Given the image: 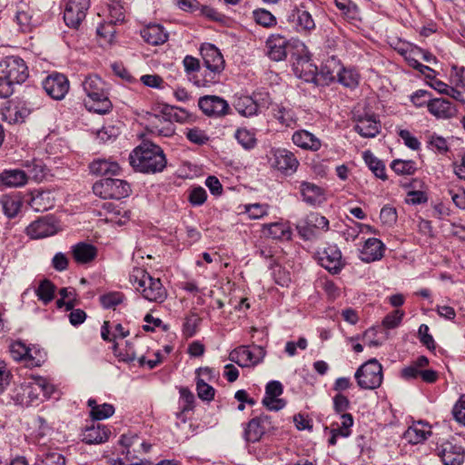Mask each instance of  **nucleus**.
I'll return each mask as SVG.
<instances>
[{
	"mask_svg": "<svg viewBox=\"0 0 465 465\" xmlns=\"http://www.w3.org/2000/svg\"><path fill=\"white\" fill-rule=\"evenodd\" d=\"M36 465H65V459L57 451H47L39 458Z\"/></svg>",
	"mask_w": 465,
	"mask_h": 465,
	"instance_id": "obj_50",
	"label": "nucleus"
},
{
	"mask_svg": "<svg viewBox=\"0 0 465 465\" xmlns=\"http://www.w3.org/2000/svg\"><path fill=\"white\" fill-rule=\"evenodd\" d=\"M355 131L362 137L373 138L381 130V124L373 114H365L357 118Z\"/></svg>",
	"mask_w": 465,
	"mask_h": 465,
	"instance_id": "obj_23",
	"label": "nucleus"
},
{
	"mask_svg": "<svg viewBox=\"0 0 465 465\" xmlns=\"http://www.w3.org/2000/svg\"><path fill=\"white\" fill-rule=\"evenodd\" d=\"M54 198L49 191H35L31 193L28 204L37 212H45L54 206Z\"/></svg>",
	"mask_w": 465,
	"mask_h": 465,
	"instance_id": "obj_26",
	"label": "nucleus"
},
{
	"mask_svg": "<svg viewBox=\"0 0 465 465\" xmlns=\"http://www.w3.org/2000/svg\"><path fill=\"white\" fill-rule=\"evenodd\" d=\"M271 112L275 120L284 127H294L298 117L294 110L283 104H272L271 106Z\"/></svg>",
	"mask_w": 465,
	"mask_h": 465,
	"instance_id": "obj_24",
	"label": "nucleus"
},
{
	"mask_svg": "<svg viewBox=\"0 0 465 465\" xmlns=\"http://www.w3.org/2000/svg\"><path fill=\"white\" fill-rule=\"evenodd\" d=\"M130 282L136 285L143 297L149 302H163L167 292L159 278L152 277L145 270L135 267L130 273Z\"/></svg>",
	"mask_w": 465,
	"mask_h": 465,
	"instance_id": "obj_3",
	"label": "nucleus"
},
{
	"mask_svg": "<svg viewBox=\"0 0 465 465\" xmlns=\"http://www.w3.org/2000/svg\"><path fill=\"white\" fill-rule=\"evenodd\" d=\"M336 77L346 87L354 88L359 84V74L353 69H339L336 74L328 73L326 79L332 82Z\"/></svg>",
	"mask_w": 465,
	"mask_h": 465,
	"instance_id": "obj_36",
	"label": "nucleus"
},
{
	"mask_svg": "<svg viewBox=\"0 0 465 465\" xmlns=\"http://www.w3.org/2000/svg\"><path fill=\"white\" fill-rule=\"evenodd\" d=\"M196 390L198 397L206 401L213 400L215 390L209 385L203 378H197Z\"/></svg>",
	"mask_w": 465,
	"mask_h": 465,
	"instance_id": "obj_49",
	"label": "nucleus"
},
{
	"mask_svg": "<svg viewBox=\"0 0 465 465\" xmlns=\"http://www.w3.org/2000/svg\"><path fill=\"white\" fill-rule=\"evenodd\" d=\"M253 18L257 24L264 27H272L277 23L275 16L265 9L253 11Z\"/></svg>",
	"mask_w": 465,
	"mask_h": 465,
	"instance_id": "obj_51",
	"label": "nucleus"
},
{
	"mask_svg": "<svg viewBox=\"0 0 465 465\" xmlns=\"http://www.w3.org/2000/svg\"><path fill=\"white\" fill-rule=\"evenodd\" d=\"M25 167L27 168V179L30 177L35 181H40L44 178V167L40 162L27 163Z\"/></svg>",
	"mask_w": 465,
	"mask_h": 465,
	"instance_id": "obj_58",
	"label": "nucleus"
},
{
	"mask_svg": "<svg viewBox=\"0 0 465 465\" xmlns=\"http://www.w3.org/2000/svg\"><path fill=\"white\" fill-rule=\"evenodd\" d=\"M439 455L444 465H460L464 461L462 448L450 442L441 445Z\"/></svg>",
	"mask_w": 465,
	"mask_h": 465,
	"instance_id": "obj_25",
	"label": "nucleus"
},
{
	"mask_svg": "<svg viewBox=\"0 0 465 465\" xmlns=\"http://www.w3.org/2000/svg\"><path fill=\"white\" fill-rule=\"evenodd\" d=\"M141 36L146 43L152 45H163L168 39L167 33L160 25H147L141 30Z\"/></svg>",
	"mask_w": 465,
	"mask_h": 465,
	"instance_id": "obj_32",
	"label": "nucleus"
},
{
	"mask_svg": "<svg viewBox=\"0 0 465 465\" xmlns=\"http://www.w3.org/2000/svg\"><path fill=\"white\" fill-rule=\"evenodd\" d=\"M265 423H267V417H256L252 419L244 430V439L249 442L259 441L265 433Z\"/></svg>",
	"mask_w": 465,
	"mask_h": 465,
	"instance_id": "obj_28",
	"label": "nucleus"
},
{
	"mask_svg": "<svg viewBox=\"0 0 465 465\" xmlns=\"http://www.w3.org/2000/svg\"><path fill=\"white\" fill-rule=\"evenodd\" d=\"M124 300V294L121 292H109L100 297L101 304L105 309H114Z\"/></svg>",
	"mask_w": 465,
	"mask_h": 465,
	"instance_id": "obj_53",
	"label": "nucleus"
},
{
	"mask_svg": "<svg viewBox=\"0 0 465 465\" xmlns=\"http://www.w3.org/2000/svg\"><path fill=\"white\" fill-rule=\"evenodd\" d=\"M110 430L102 424H93L83 433V440L87 444H99L108 440Z\"/></svg>",
	"mask_w": 465,
	"mask_h": 465,
	"instance_id": "obj_33",
	"label": "nucleus"
},
{
	"mask_svg": "<svg viewBox=\"0 0 465 465\" xmlns=\"http://www.w3.org/2000/svg\"><path fill=\"white\" fill-rule=\"evenodd\" d=\"M130 164L142 173L162 172L166 165L163 151L160 146L144 143L135 148L129 156Z\"/></svg>",
	"mask_w": 465,
	"mask_h": 465,
	"instance_id": "obj_1",
	"label": "nucleus"
},
{
	"mask_svg": "<svg viewBox=\"0 0 465 465\" xmlns=\"http://www.w3.org/2000/svg\"><path fill=\"white\" fill-rule=\"evenodd\" d=\"M88 100L84 101L89 111L104 114L110 111L112 103L108 98L105 83L98 75L87 76L82 84Z\"/></svg>",
	"mask_w": 465,
	"mask_h": 465,
	"instance_id": "obj_2",
	"label": "nucleus"
},
{
	"mask_svg": "<svg viewBox=\"0 0 465 465\" xmlns=\"http://www.w3.org/2000/svg\"><path fill=\"white\" fill-rule=\"evenodd\" d=\"M391 167L396 173L401 175H411L417 169L415 162L401 159L393 160Z\"/></svg>",
	"mask_w": 465,
	"mask_h": 465,
	"instance_id": "obj_45",
	"label": "nucleus"
},
{
	"mask_svg": "<svg viewBox=\"0 0 465 465\" xmlns=\"http://www.w3.org/2000/svg\"><path fill=\"white\" fill-rule=\"evenodd\" d=\"M114 351L115 354L120 358L121 361H126V362H132L138 360L139 357H137L136 351L134 348V345L132 342L126 341V349L124 352L119 351L117 349V344L114 345Z\"/></svg>",
	"mask_w": 465,
	"mask_h": 465,
	"instance_id": "obj_56",
	"label": "nucleus"
},
{
	"mask_svg": "<svg viewBox=\"0 0 465 465\" xmlns=\"http://www.w3.org/2000/svg\"><path fill=\"white\" fill-rule=\"evenodd\" d=\"M108 13L111 17L110 23L122 22L124 19L123 5L117 0L107 3Z\"/></svg>",
	"mask_w": 465,
	"mask_h": 465,
	"instance_id": "obj_52",
	"label": "nucleus"
},
{
	"mask_svg": "<svg viewBox=\"0 0 465 465\" xmlns=\"http://www.w3.org/2000/svg\"><path fill=\"white\" fill-rule=\"evenodd\" d=\"M186 137L189 141L196 144H203L208 141V136L205 132L196 127L188 129Z\"/></svg>",
	"mask_w": 465,
	"mask_h": 465,
	"instance_id": "obj_61",
	"label": "nucleus"
},
{
	"mask_svg": "<svg viewBox=\"0 0 465 465\" xmlns=\"http://www.w3.org/2000/svg\"><path fill=\"white\" fill-rule=\"evenodd\" d=\"M120 442L124 447L123 453H125L129 460L139 459L143 453H147L151 449V444L146 443L136 434H124Z\"/></svg>",
	"mask_w": 465,
	"mask_h": 465,
	"instance_id": "obj_13",
	"label": "nucleus"
},
{
	"mask_svg": "<svg viewBox=\"0 0 465 465\" xmlns=\"http://www.w3.org/2000/svg\"><path fill=\"white\" fill-rule=\"evenodd\" d=\"M363 159L376 177L381 180L387 179L385 165L381 160L375 157L372 153H371L370 151L364 152Z\"/></svg>",
	"mask_w": 465,
	"mask_h": 465,
	"instance_id": "obj_41",
	"label": "nucleus"
},
{
	"mask_svg": "<svg viewBox=\"0 0 465 465\" xmlns=\"http://www.w3.org/2000/svg\"><path fill=\"white\" fill-rule=\"evenodd\" d=\"M5 214L9 217H15L21 207V203L18 199L11 196H4L1 200Z\"/></svg>",
	"mask_w": 465,
	"mask_h": 465,
	"instance_id": "obj_48",
	"label": "nucleus"
},
{
	"mask_svg": "<svg viewBox=\"0 0 465 465\" xmlns=\"http://www.w3.org/2000/svg\"><path fill=\"white\" fill-rule=\"evenodd\" d=\"M380 218L384 224L392 225L397 221L396 209L386 205L381 210Z\"/></svg>",
	"mask_w": 465,
	"mask_h": 465,
	"instance_id": "obj_62",
	"label": "nucleus"
},
{
	"mask_svg": "<svg viewBox=\"0 0 465 465\" xmlns=\"http://www.w3.org/2000/svg\"><path fill=\"white\" fill-rule=\"evenodd\" d=\"M245 213L251 219H260L268 213V205L261 203L248 204L244 206Z\"/></svg>",
	"mask_w": 465,
	"mask_h": 465,
	"instance_id": "obj_55",
	"label": "nucleus"
},
{
	"mask_svg": "<svg viewBox=\"0 0 465 465\" xmlns=\"http://www.w3.org/2000/svg\"><path fill=\"white\" fill-rule=\"evenodd\" d=\"M329 229V221L318 213H312L307 215L302 223L297 225L300 235L307 240L315 236V230Z\"/></svg>",
	"mask_w": 465,
	"mask_h": 465,
	"instance_id": "obj_15",
	"label": "nucleus"
},
{
	"mask_svg": "<svg viewBox=\"0 0 465 465\" xmlns=\"http://www.w3.org/2000/svg\"><path fill=\"white\" fill-rule=\"evenodd\" d=\"M72 255L79 264L89 263L95 259L97 248L90 243L78 242L72 246Z\"/></svg>",
	"mask_w": 465,
	"mask_h": 465,
	"instance_id": "obj_27",
	"label": "nucleus"
},
{
	"mask_svg": "<svg viewBox=\"0 0 465 465\" xmlns=\"http://www.w3.org/2000/svg\"><path fill=\"white\" fill-rule=\"evenodd\" d=\"M43 87L46 94L54 100H62L69 90V81L62 74H54L45 78Z\"/></svg>",
	"mask_w": 465,
	"mask_h": 465,
	"instance_id": "obj_14",
	"label": "nucleus"
},
{
	"mask_svg": "<svg viewBox=\"0 0 465 465\" xmlns=\"http://www.w3.org/2000/svg\"><path fill=\"white\" fill-rule=\"evenodd\" d=\"M54 284L49 280L45 279L40 282L36 290V295L40 301L47 304L54 299Z\"/></svg>",
	"mask_w": 465,
	"mask_h": 465,
	"instance_id": "obj_44",
	"label": "nucleus"
},
{
	"mask_svg": "<svg viewBox=\"0 0 465 465\" xmlns=\"http://www.w3.org/2000/svg\"><path fill=\"white\" fill-rule=\"evenodd\" d=\"M90 0H68L64 11V20L69 27L78 28L86 16Z\"/></svg>",
	"mask_w": 465,
	"mask_h": 465,
	"instance_id": "obj_12",
	"label": "nucleus"
},
{
	"mask_svg": "<svg viewBox=\"0 0 465 465\" xmlns=\"http://www.w3.org/2000/svg\"><path fill=\"white\" fill-rule=\"evenodd\" d=\"M399 136L402 139L404 144L411 150H419L420 143L408 130H401Z\"/></svg>",
	"mask_w": 465,
	"mask_h": 465,
	"instance_id": "obj_63",
	"label": "nucleus"
},
{
	"mask_svg": "<svg viewBox=\"0 0 465 465\" xmlns=\"http://www.w3.org/2000/svg\"><path fill=\"white\" fill-rule=\"evenodd\" d=\"M271 167L284 173H292L296 171L299 162L292 153L286 149H272L268 154Z\"/></svg>",
	"mask_w": 465,
	"mask_h": 465,
	"instance_id": "obj_11",
	"label": "nucleus"
},
{
	"mask_svg": "<svg viewBox=\"0 0 465 465\" xmlns=\"http://www.w3.org/2000/svg\"><path fill=\"white\" fill-rule=\"evenodd\" d=\"M262 233L275 240H291L292 230L287 223L276 222L269 224H263Z\"/></svg>",
	"mask_w": 465,
	"mask_h": 465,
	"instance_id": "obj_31",
	"label": "nucleus"
},
{
	"mask_svg": "<svg viewBox=\"0 0 465 465\" xmlns=\"http://www.w3.org/2000/svg\"><path fill=\"white\" fill-rule=\"evenodd\" d=\"M88 406L91 408V416L96 420L107 419L114 412V408L111 404H97L95 400L90 399Z\"/></svg>",
	"mask_w": 465,
	"mask_h": 465,
	"instance_id": "obj_39",
	"label": "nucleus"
},
{
	"mask_svg": "<svg viewBox=\"0 0 465 465\" xmlns=\"http://www.w3.org/2000/svg\"><path fill=\"white\" fill-rule=\"evenodd\" d=\"M430 433L428 424L420 420L410 426L404 432L403 437L408 442L418 444L424 441Z\"/></svg>",
	"mask_w": 465,
	"mask_h": 465,
	"instance_id": "obj_29",
	"label": "nucleus"
},
{
	"mask_svg": "<svg viewBox=\"0 0 465 465\" xmlns=\"http://www.w3.org/2000/svg\"><path fill=\"white\" fill-rule=\"evenodd\" d=\"M354 378L362 390H375L381 385L382 367L376 359H371L356 371Z\"/></svg>",
	"mask_w": 465,
	"mask_h": 465,
	"instance_id": "obj_6",
	"label": "nucleus"
},
{
	"mask_svg": "<svg viewBox=\"0 0 465 465\" xmlns=\"http://www.w3.org/2000/svg\"><path fill=\"white\" fill-rule=\"evenodd\" d=\"M404 316V312L401 310H395L392 312L389 313L382 321V324L384 327L388 329H393L397 327L401 322Z\"/></svg>",
	"mask_w": 465,
	"mask_h": 465,
	"instance_id": "obj_59",
	"label": "nucleus"
},
{
	"mask_svg": "<svg viewBox=\"0 0 465 465\" xmlns=\"http://www.w3.org/2000/svg\"><path fill=\"white\" fill-rule=\"evenodd\" d=\"M207 198L206 191L203 187H195L190 191L189 202L193 205H202L205 203Z\"/></svg>",
	"mask_w": 465,
	"mask_h": 465,
	"instance_id": "obj_60",
	"label": "nucleus"
},
{
	"mask_svg": "<svg viewBox=\"0 0 465 465\" xmlns=\"http://www.w3.org/2000/svg\"><path fill=\"white\" fill-rule=\"evenodd\" d=\"M293 8L289 19L295 23L297 30L311 33L315 28V22L310 12L313 5L312 0H292Z\"/></svg>",
	"mask_w": 465,
	"mask_h": 465,
	"instance_id": "obj_9",
	"label": "nucleus"
},
{
	"mask_svg": "<svg viewBox=\"0 0 465 465\" xmlns=\"http://www.w3.org/2000/svg\"><path fill=\"white\" fill-rule=\"evenodd\" d=\"M457 422L465 426V394L461 395L452 409Z\"/></svg>",
	"mask_w": 465,
	"mask_h": 465,
	"instance_id": "obj_57",
	"label": "nucleus"
},
{
	"mask_svg": "<svg viewBox=\"0 0 465 465\" xmlns=\"http://www.w3.org/2000/svg\"><path fill=\"white\" fill-rule=\"evenodd\" d=\"M318 254L320 264L331 273H338L344 265L341 252L336 245H330Z\"/></svg>",
	"mask_w": 465,
	"mask_h": 465,
	"instance_id": "obj_17",
	"label": "nucleus"
},
{
	"mask_svg": "<svg viewBox=\"0 0 465 465\" xmlns=\"http://www.w3.org/2000/svg\"><path fill=\"white\" fill-rule=\"evenodd\" d=\"M288 41L281 35H272L266 41V54L273 61H282L287 55Z\"/></svg>",
	"mask_w": 465,
	"mask_h": 465,
	"instance_id": "obj_22",
	"label": "nucleus"
},
{
	"mask_svg": "<svg viewBox=\"0 0 465 465\" xmlns=\"http://www.w3.org/2000/svg\"><path fill=\"white\" fill-rule=\"evenodd\" d=\"M265 356V351L261 346L251 350L247 346H239L229 354V360L241 367H251L260 363Z\"/></svg>",
	"mask_w": 465,
	"mask_h": 465,
	"instance_id": "obj_10",
	"label": "nucleus"
},
{
	"mask_svg": "<svg viewBox=\"0 0 465 465\" xmlns=\"http://www.w3.org/2000/svg\"><path fill=\"white\" fill-rule=\"evenodd\" d=\"M385 245L377 238H369L360 250V259L364 262L379 261L383 257Z\"/></svg>",
	"mask_w": 465,
	"mask_h": 465,
	"instance_id": "obj_21",
	"label": "nucleus"
},
{
	"mask_svg": "<svg viewBox=\"0 0 465 465\" xmlns=\"http://www.w3.org/2000/svg\"><path fill=\"white\" fill-rule=\"evenodd\" d=\"M54 386L42 377H34L28 381L23 382L15 391L12 396L16 404L29 405L42 395L49 398L54 392Z\"/></svg>",
	"mask_w": 465,
	"mask_h": 465,
	"instance_id": "obj_4",
	"label": "nucleus"
},
{
	"mask_svg": "<svg viewBox=\"0 0 465 465\" xmlns=\"http://www.w3.org/2000/svg\"><path fill=\"white\" fill-rule=\"evenodd\" d=\"M0 181L9 187L23 186L27 182V173L19 169L5 170L0 174Z\"/></svg>",
	"mask_w": 465,
	"mask_h": 465,
	"instance_id": "obj_37",
	"label": "nucleus"
},
{
	"mask_svg": "<svg viewBox=\"0 0 465 465\" xmlns=\"http://www.w3.org/2000/svg\"><path fill=\"white\" fill-rule=\"evenodd\" d=\"M0 75L15 84H22L28 78L29 71L22 58L12 55L0 61Z\"/></svg>",
	"mask_w": 465,
	"mask_h": 465,
	"instance_id": "obj_7",
	"label": "nucleus"
},
{
	"mask_svg": "<svg viewBox=\"0 0 465 465\" xmlns=\"http://www.w3.org/2000/svg\"><path fill=\"white\" fill-rule=\"evenodd\" d=\"M201 54L206 69L205 79L203 82L196 81L198 86H206L216 82V75L224 68L223 57L217 47L211 44H204L201 47Z\"/></svg>",
	"mask_w": 465,
	"mask_h": 465,
	"instance_id": "obj_5",
	"label": "nucleus"
},
{
	"mask_svg": "<svg viewBox=\"0 0 465 465\" xmlns=\"http://www.w3.org/2000/svg\"><path fill=\"white\" fill-rule=\"evenodd\" d=\"M235 109L243 116H252L258 112V104L249 96H243L237 100Z\"/></svg>",
	"mask_w": 465,
	"mask_h": 465,
	"instance_id": "obj_42",
	"label": "nucleus"
},
{
	"mask_svg": "<svg viewBox=\"0 0 465 465\" xmlns=\"http://www.w3.org/2000/svg\"><path fill=\"white\" fill-rule=\"evenodd\" d=\"M17 25L20 26L21 31H30L33 26V15L29 7L22 5L18 8L15 15Z\"/></svg>",
	"mask_w": 465,
	"mask_h": 465,
	"instance_id": "obj_43",
	"label": "nucleus"
},
{
	"mask_svg": "<svg viewBox=\"0 0 465 465\" xmlns=\"http://www.w3.org/2000/svg\"><path fill=\"white\" fill-rule=\"evenodd\" d=\"M155 122L152 125L151 132L159 136L170 137L174 134L175 129L174 125L171 121H168L166 118L159 117L155 115Z\"/></svg>",
	"mask_w": 465,
	"mask_h": 465,
	"instance_id": "obj_40",
	"label": "nucleus"
},
{
	"mask_svg": "<svg viewBox=\"0 0 465 465\" xmlns=\"http://www.w3.org/2000/svg\"><path fill=\"white\" fill-rule=\"evenodd\" d=\"M353 424L352 416L349 413H343L341 415V424H338L336 428H332L341 437H348L351 433V427Z\"/></svg>",
	"mask_w": 465,
	"mask_h": 465,
	"instance_id": "obj_54",
	"label": "nucleus"
},
{
	"mask_svg": "<svg viewBox=\"0 0 465 465\" xmlns=\"http://www.w3.org/2000/svg\"><path fill=\"white\" fill-rule=\"evenodd\" d=\"M158 112L163 114V118L171 121V123H173V121L183 123L188 117V114L185 110L166 104H160L158 106Z\"/></svg>",
	"mask_w": 465,
	"mask_h": 465,
	"instance_id": "obj_38",
	"label": "nucleus"
},
{
	"mask_svg": "<svg viewBox=\"0 0 465 465\" xmlns=\"http://www.w3.org/2000/svg\"><path fill=\"white\" fill-rule=\"evenodd\" d=\"M430 114L438 119H450L457 114V108L444 98L430 99L427 103Z\"/></svg>",
	"mask_w": 465,
	"mask_h": 465,
	"instance_id": "obj_19",
	"label": "nucleus"
},
{
	"mask_svg": "<svg viewBox=\"0 0 465 465\" xmlns=\"http://www.w3.org/2000/svg\"><path fill=\"white\" fill-rule=\"evenodd\" d=\"M429 143L440 153H445L449 150L446 139L436 134H432L429 136Z\"/></svg>",
	"mask_w": 465,
	"mask_h": 465,
	"instance_id": "obj_64",
	"label": "nucleus"
},
{
	"mask_svg": "<svg viewBox=\"0 0 465 465\" xmlns=\"http://www.w3.org/2000/svg\"><path fill=\"white\" fill-rule=\"evenodd\" d=\"M283 391V387L280 381H272L267 383L265 388V396L262 399V404L270 411H280L284 408L286 402L279 398Z\"/></svg>",
	"mask_w": 465,
	"mask_h": 465,
	"instance_id": "obj_18",
	"label": "nucleus"
},
{
	"mask_svg": "<svg viewBox=\"0 0 465 465\" xmlns=\"http://www.w3.org/2000/svg\"><path fill=\"white\" fill-rule=\"evenodd\" d=\"M292 142L301 148L312 151L319 150L322 145L321 141L314 134L306 130L296 131L292 134Z\"/></svg>",
	"mask_w": 465,
	"mask_h": 465,
	"instance_id": "obj_34",
	"label": "nucleus"
},
{
	"mask_svg": "<svg viewBox=\"0 0 465 465\" xmlns=\"http://www.w3.org/2000/svg\"><path fill=\"white\" fill-rule=\"evenodd\" d=\"M27 234L33 239H40L54 235L57 227L51 217H44L32 223L26 228Z\"/></svg>",
	"mask_w": 465,
	"mask_h": 465,
	"instance_id": "obj_20",
	"label": "nucleus"
},
{
	"mask_svg": "<svg viewBox=\"0 0 465 465\" xmlns=\"http://www.w3.org/2000/svg\"><path fill=\"white\" fill-rule=\"evenodd\" d=\"M300 191L303 201L308 204L318 205L325 200L323 190L314 183L302 182L300 186Z\"/></svg>",
	"mask_w": 465,
	"mask_h": 465,
	"instance_id": "obj_30",
	"label": "nucleus"
},
{
	"mask_svg": "<svg viewBox=\"0 0 465 465\" xmlns=\"http://www.w3.org/2000/svg\"><path fill=\"white\" fill-rule=\"evenodd\" d=\"M93 191L104 199H121L129 195L130 185L124 180L107 177L96 182Z\"/></svg>",
	"mask_w": 465,
	"mask_h": 465,
	"instance_id": "obj_8",
	"label": "nucleus"
},
{
	"mask_svg": "<svg viewBox=\"0 0 465 465\" xmlns=\"http://www.w3.org/2000/svg\"><path fill=\"white\" fill-rule=\"evenodd\" d=\"M198 105L203 113L208 116H223L228 113L229 104L222 97L205 95L199 99Z\"/></svg>",
	"mask_w": 465,
	"mask_h": 465,
	"instance_id": "obj_16",
	"label": "nucleus"
},
{
	"mask_svg": "<svg viewBox=\"0 0 465 465\" xmlns=\"http://www.w3.org/2000/svg\"><path fill=\"white\" fill-rule=\"evenodd\" d=\"M238 143L245 149L253 148L256 144V138L252 132L245 129L239 128L234 134Z\"/></svg>",
	"mask_w": 465,
	"mask_h": 465,
	"instance_id": "obj_47",
	"label": "nucleus"
},
{
	"mask_svg": "<svg viewBox=\"0 0 465 465\" xmlns=\"http://www.w3.org/2000/svg\"><path fill=\"white\" fill-rule=\"evenodd\" d=\"M10 353L15 361H32L30 350L21 341H15L10 345Z\"/></svg>",
	"mask_w": 465,
	"mask_h": 465,
	"instance_id": "obj_46",
	"label": "nucleus"
},
{
	"mask_svg": "<svg viewBox=\"0 0 465 465\" xmlns=\"http://www.w3.org/2000/svg\"><path fill=\"white\" fill-rule=\"evenodd\" d=\"M90 171L96 175H118L120 173V166L116 162H111L105 159H98L91 163Z\"/></svg>",
	"mask_w": 465,
	"mask_h": 465,
	"instance_id": "obj_35",
	"label": "nucleus"
}]
</instances>
